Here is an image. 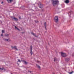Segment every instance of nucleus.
Listing matches in <instances>:
<instances>
[{"instance_id":"f03ea898","label":"nucleus","mask_w":74,"mask_h":74,"mask_svg":"<svg viewBox=\"0 0 74 74\" xmlns=\"http://www.w3.org/2000/svg\"><path fill=\"white\" fill-rule=\"evenodd\" d=\"M54 21L56 23H57V22H58V17L56 16L54 18Z\"/></svg>"},{"instance_id":"7ed1b4c3","label":"nucleus","mask_w":74,"mask_h":74,"mask_svg":"<svg viewBox=\"0 0 74 74\" xmlns=\"http://www.w3.org/2000/svg\"><path fill=\"white\" fill-rule=\"evenodd\" d=\"M61 54L62 56L63 57H66L67 56V55L66 53H64L63 52H61Z\"/></svg>"},{"instance_id":"6e6552de","label":"nucleus","mask_w":74,"mask_h":74,"mask_svg":"<svg viewBox=\"0 0 74 74\" xmlns=\"http://www.w3.org/2000/svg\"><path fill=\"white\" fill-rule=\"evenodd\" d=\"M12 19H13H13H14V20H15V21H18V19L15 17H12Z\"/></svg>"},{"instance_id":"a211bd4d","label":"nucleus","mask_w":74,"mask_h":74,"mask_svg":"<svg viewBox=\"0 0 74 74\" xmlns=\"http://www.w3.org/2000/svg\"><path fill=\"white\" fill-rule=\"evenodd\" d=\"M36 65L37 66V67H38V68H40V66H38V65L36 64Z\"/></svg>"},{"instance_id":"cd10ccee","label":"nucleus","mask_w":74,"mask_h":74,"mask_svg":"<svg viewBox=\"0 0 74 74\" xmlns=\"http://www.w3.org/2000/svg\"><path fill=\"white\" fill-rule=\"evenodd\" d=\"M39 62H40V61H38V63H39Z\"/></svg>"},{"instance_id":"f257e3e1","label":"nucleus","mask_w":74,"mask_h":74,"mask_svg":"<svg viewBox=\"0 0 74 74\" xmlns=\"http://www.w3.org/2000/svg\"><path fill=\"white\" fill-rule=\"evenodd\" d=\"M52 3L53 6H55V5H56L58 3V1L57 0H53Z\"/></svg>"},{"instance_id":"0eeeda50","label":"nucleus","mask_w":74,"mask_h":74,"mask_svg":"<svg viewBox=\"0 0 74 74\" xmlns=\"http://www.w3.org/2000/svg\"><path fill=\"white\" fill-rule=\"evenodd\" d=\"M7 1L8 2V3H11L13 0H7Z\"/></svg>"},{"instance_id":"f8f14e48","label":"nucleus","mask_w":74,"mask_h":74,"mask_svg":"<svg viewBox=\"0 0 74 74\" xmlns=\"http://www.w3.org/2000/svg\"><path fill=\"white\" fill-rule=\"evenodd\" d=\"M32 35L34 36V37H37V36H36V35L35 34H34L33 33H32Z\"/></svg>"},{"instance_id":"1a4fd4ad","label":"nucleus","mask_w":74,"mask_h":74,"mask_svg":"<svg viewBox=\"0 0 74 74\" xmlns=\"http://www.w3.org/2000/svg\"><path fill=\"white\" fill-rule=\"evenodd\" d=\"M69 2L70 1H69V0H66L65 1V2L66 3V4H67V3H69Z\"/></svg>"},{"instance_id":"423d86ee","label":"nucleus","mask_w":74,"mask_h":74,"mask_svg":"<svg viewBox=\"0 0 74 74\" xmlns=\"http://www.w3.org/2000/svg\"><path fill=\"white\" fill-rule=\"evenodd\" d=\"M39 6L40 8H42L43 7V5H42L41 3L39 4Z\"/></svg>"},{"instance_id":"7c9ffc66","label":"nucleus","mask_w":74,"mask_h":74,"mask_svg":"<svg viewBox=\"0 0 74 74\" xmlns=\"http://www.w3.org/2000/svg\"><path fill=\"white\" fill-rule=\"evenodd\" d=\"M22 33L23 34V32H22Z\"/></svg>"},{"instance_id":"9d476101","label":"nucleus","mask_w":74,"mask_h":74,"mask_svg":"<svg viewBox=\"0 0 74 74\" xmlns=\"http://www.w3.org/2000/svg\"><path fill=\"white\" fill-rule=\"evenodd\" d=\"M44 26H45V28L46 30H47V24L46 22H45L44 23Z\"/></svg>"},{"instance_id":"b1692460","label":"nucleus","mask_w":74,"mask_h":74,"mask_svg":"<svg viewBox=\"0 0 74 74\" xmlns=\"http://www.w3.org/2000/svg\"><path fill=\"white\" fill-rule=\"evenodd\" d=\"M4 40H5V41H7V39H4Z\"/></svg>"},{"instance_id":"412c9836","label":"nucleus","mask_w":74,"mask_h":74,"mask_svg":"<svg viewBox=\"0 0 74 74\" xmlns=\"http://www.w3.org/2000/svg\"><path fill=\"white\" fill-rule=\"evenodd\" d=\"M18 62H21V61L19 59H18Z\"/></svg>"},{"instance_id":"9b49d317","label":"nucleus","mask_w":74,"mask_h":74,"mask_svg":"<svg viewBox=\"0 0 74 74\" xmlns=\"http://www.w3.org/2000/svg\"><path fill=\"white\" fill-rule=\"evenodd\" d=\"M23 62L25 64H27V62L26 61H25V60H23Z\"/></svg>"},{"instance_id":"aec40b11","label":"nucleus","mask_w":74,"mask_h":74,"mask_svg":"<svg viewBox=\"0 0 74 74\" xmlns=\"http://www.w3.org/2000/svg\"><path fill=\"white\" fill-rule=\"evenodd\" d=\"M73 73V71H72V72H70V73H69V74H72V73Z\"/></svg>"},{"instance_id":"2eb2a0df","label":"nucleus","mask_w":74,"mask_h":74,"mask_svg":"<svg viewBox=\"0 0 74 74\" xmlns=\"http://www.w3.org/2000/svg\"><path fill=\"white\" fill-rule=\"evenodd\" d=\"M56 60H57V59H56V58H54V62H55Z\"/></svg>"},{"instance_id":"dca6fc26","label":"nucleus","mask_w":74,"mask_h":74,"mask_svg":"<svg viewBox=\"0 0 74 74\" xmlns=\"http://www.w3.org/2000/svg\"><path fill=\"white\" fill-rule=\"evenodd\" d=\"M65 60H69V58H65Z\"/></svg>"},{"instance_id":"4be33fe9","label":"nucleus","mask_w":74,"mask_h":74,"mask_svg":"<svg viewBox=\"0 0 74 74\" xmlns=\"http://www.w3.org/2000/svg\"><path fill=\"white\" fill-rule=\"evenodd\" d=\"M35 22L36 23H38V21H35Z\"/></svg>"},{"instance_id":"4468645a","label":"nucleus","mask_w":74,"mask_h":74,"mask_svg":"<svg viewBox=\"0 0 74 74\" xmlns=\"http://www.w3.org/2000/svg\"><path fill=\"white\" fill-rule=\"evenodd\" d=\"M10 35L9 34H5V36L6 37H8Z\"/></svg>"},{"instance_id":"ddd939ff","label":"nucleus","mask_w":74,"mask_h":74,"mask_svg":"<svg viewBox=\"0 0 74 74\" xmlns=\"http://www.w3.org/2000/svg\"><path fill=\"white\" fill-rule=\"evenodd\" d=\"M14 27L15 29H17V30H18L19 31H20V29H18V27H16V26H15Z\"/></svg>"},{"instance_id":"a878e982","label":"nucleus","mask_w":74,"mask_h":74,"mask_svg":"<svg viewBox=\"0 0 74 74\" xmlns=\"http://www.w3.org/2000/svg\"><path fill=\"white\" fill-rule=\"evenodd\" d=\"M3 2L2 1V2H1V3H2V4H3Z\"/></svg>"},{"instance_id":"bb28decb","label":"nucleus","mask_w":74,"mask_h":74,"mask_svg":"<svg viewBox=\"0 0 74 74\" xmlns=\"http://www.w3.org/2000/svg\"><path fill=\"white\" fill-rule=\"evenodd\" d=\"M70 13H68V14H69V15H70Z\"/></svg>"},{"instance_id":"39448f33","label":"nucleus","mask_w":74,"mask_h":74,"mask_svg":"<svg viewBox=\"0 0 74 74\" xmlns=\"http://www.w3.org/2000/svg\"><path fill=\"white\" fill-rule=\"evenodd\" d=\"M11 48H12V49H15L16 50V51H18V50L17 49V48L16 47V46H14L13 47L12 46H11Z\"/></svg>"},{"instance_id":"20e7f679","label":"nucleus","mask_w":74,"mask_h":74,"mask_svg":"<svg viewBox=\"0 0 74 74\" xmlns=\"http://www.w3.org/2000/svg\"><path fill=\"white\" fill-rule=\"evenodd\" d=\"M30 53L31 55H32L33 54V51H32V46H31L30 47Z\"/></svg>"},{"instance_id":"5701e85b","label":"nucleus","mask_w":74,"mask_h":74,"mask_svg":"<svg viewBox=\"0 0 74 74\" xmlns=\"http://www.w3.org/2000/svg\"><path fill=\"white\" fill-rule=\"evenodd\" d=\"M3 36V33H2V34L1 35V36Z\"/></svg>"},{"instance_id":"393cba45","label":"nucleus","mask_w":74,"mask_h":74,"mask_svg":"<svg viewBox=\"0 0 74 74\" xmlns=\"http://www.w3.org/2000/svg\"><path fill=\"white\" fill-rule=\"evenodd\" d=\"M6 41H8V39H7Z\"/></svg>"},{"instance_id":"c756f323","label":"nucleus","mask_w":74,"mask_h":74,"mask_svg":"<svg viewBox=\"0 0 74 74\" xmlns=\"http://www.w3.org/2000/svg\"><path fill=\"white\" fill-rule=\"evenodd\" d=\"M1 68H0V70H1Z\"/></svg>"},{"instance_id":"c85d7f7f","label":"nucleus","mask_w":74,"mask_h":74,"mask_svg":"<svg viewBox=\"0 0 74 74\" xmlns=\"http://www.w3.org/2000/svg\"><path fill=\"white\" fill-rule=\"evenodd\" d=\"M19 19H21V17H19Z\"/></svg>"},{"instance_id":"f3484780","label":"nucleus","mask_w":74,"mask_h":74,"mask_svg":"<svg viewBox=\"0 0 74 74\" xmlns=\"http://www.w3.org/2000/svg\"><path fill=\"white\" fill-rule=\"evenodd\" d=\"M2 33H4V30H2Z\"/></svg>"},{"instance_id":"6ab92c4d","label":"nucleus","mask_w":74,"mask_h":74,"mask_svg":"<svg viewBox=\"0 0 74 74\" xmlns=\"http://www.w3.org/2000/svg\"><path fill=\"white\" fill-rule=\"evenodd\" d=\"M4 70V68L3 67L2 68H1V70Z\"/></svg>"}]
</instances>
